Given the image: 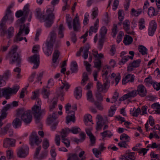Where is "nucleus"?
Here are the masks:
<instances>
[{"mask_svg": "<svg viewBox=\"0 0 160 160\" xmlns=\"http://www.w3.org/2000/svg\"><path fill=\"white\" fill-rule=\"evenodd\" d=\"M46 111L45 109H43L42 110H40L39 112L38 115L37 116L36 120H35L36 122L38 123L39 122L40 120V118L41 115H44L45 114Z\"/></svg>", "mask_w": 160, "mask_h": 160, "instance_id": "obj_48", "label": "nucleus"}, {"mask_svg": "<svg viewBox=\"0 0 160 160\" xmlns=\"http://www.w3.org/2000/svg\"><path fill=\"white\" fill-rule=\"evenodd\" d=\"M99 58H96L94 61V65L95 68L100 70L101 67L102 62L101 60Z\"/></svg>", "mask_w": 160, "mask_h": 160, "instance_id": "obj_43", "label": "nucleus"}, {"mask_svg": "<svg viewBox=\"0 0 160 160\" xmlns=\"http://www.w3.org/2000/svg\"><path fill=\"white\" fill-rule=\"evenodd\" d=\"M84 120L85 125H88V122H92V116L90 114L85 115L84 117Z\"/></svg>", "mask_w": 160, "mask_h": 160, "instance_id": "obj_44", "label": "nucleus"}, {"mask_svg": "<svg viewBox=\"0 0 160 160\" xmlns=\"http://www.w3.org/2000/svg\"><path fill=\"white\" fill-rule=\"evenodd\" d=\"M96 98L97 101L102 102L103 100V97L101 94L99 93L98 92L95 94Z\"/></svg>", "mask_w": 160, "mask_h": 160, "instance_id": "obj_64", "label": "nucleus"}, {"mask_svg": "<svg viewBox=\"0 0 160 160\" xmlns=\"http://www.w3.org/2000/svg\"><path fill=\"white\" fill-rule=\"evenodd\" d=\"M89 17V14L88 13H86L84 15V19L83 22L84 25H86L88 23Z\"/></svg>", "mask_w": 160, "mask_h": 160, "instance_id": "obj_60", "label": "nucleus"}, {"mask_svg": "<svg viewBox=\"0 0 160 160\" xmlns=\"http://www.w3.org/2000/svg\"><path fill=\"white\" fill-rule=\"evenodd\" d=\"M2 113L0 116V127L3 125L2 121L5 119L7 117V114L6 112L2 111Z\"/></svg>", "mask_w": 160, "mask_h": 160, "instance_id": "obj_53", "label": "nucleus"}, {"mask_svg": "<svg viewBox=\"0 0 160 160\" xmlns=\"http://www.w3.org/2000/svg\"><path fill=\"white\" fill-rule=\"evenodd\" d=\"M132 38L129 35H125L124 37L123 42L126 45L130 44L132 42Z\"/></svg>", "mask_w": 160, "mask_h": 160, "instance_id": "obj_28", "label": "nucleus"}, {"mask_svg": "<svg viewBox=\"0 0 160 160\" xmlns=\"http://www.w3.org/2000/svg\"><path fill=\"white\" fill-rule=\"evenodd\" d=\"M118 19L120 21H122L124 19V13L123 10H120L118 12Z\"/></svg>", "mask_w": 160, "mask_h": 160, "instance_id": "obj_56", "label": "nucleus"}, {"mask_svg": "<svg viewBox=\"0 0 160 160\" xmlns=\"http://www.w3.org/2000/svg\"><path fill=\"white\" fill-rule=\"evenodd\" d=\"M28 61L31 63H33L34 65L33 69H36L38 67L40 63V57L39 54H35L29 57Z\"/></svg>", "mask_w": 160, "mask_h": 160, "instance_id": "obj_11", "label": "nucleus"}, {"mask_svg": "<svg viewBox=\"0 0 160 160\" xmlns=\"http://www.w3.org/2000/svg\"><path fill=\"white\" fill-rule=\"evenodd\" d=\"M84 48V51L83 52V54L82 55V57L83 58L86 59H87L88 57V50L90 48V46L89 44H87L84 47H83Z\"/></svg>", "mask_w": 160, "mask_h": 160, "instance_id": "obj_32", "label": "nucleus"}, {"mask_svg": "<svg viewBox=\"0 0 160 160\" xmlns=\"http://www.w3.org/2000/svg\"><path fill=\"white\" fill-rule=\"evenodd\" d=\"M66 22L69 29H71L73 28L74 31H78L81 28L80 22L78 17L77 15L72 21V20L69 14L66 15Z\"/></svg>", "mask_w": 160, "mask_h": 160, "instance_id": "obj_4", "label": "nucleus"}, {"mask_svg": "<svg viewBox=\"0 0 160 160\" xmlns=\"http://www.w3.org/2000/svg\"><path fill=\"white\" fill-rule=\"evenodd\" d=\"M41 107H37L36 105H34L32 108V113L34 115L36 120L37 116L38 115L39 112L40 110H41Z\"/></svg>", "mask_w": 160, "mask_h": 160, "instance_id": "obj_24", "label": "nucleus"}, {"mask_svg": "<svg viewBox=\"0 0 160 160\" xmlns=\"http://www.w3.org/2000/svg\"><path fill=\"white\" fill-rule=\"evenodd\" d=\"M11 76V73L9 70L6 71L3 75V78L5 79H7Z\"/></svg>", "mask_w": 160, "mask_h": 160, "instance_id": "obj_62", "label": "nucleus"}, {"mask_svg": "<svg viewBox=\"0 0 160 160\" xmlns=\"http://www.w3.org/2000/svg\"><path fill=\"white\" fill-rule=\"evenodd\" d=\"M107 32V29L104 26L102 27L100 29V37L102 38H104Z\"/></svg>", "mask_w": 160, "mask_h": 160, "instance_id": "obj_45", "label": "nucleus"}, {"mask_svg": "<svg viewBox=\"0 0 160 160\" xmlns=\"http://www.w3.org/2000/svg\"><path fill=\"white\" fill-rule=\"evenodd\" d=\"M67 131L76 134L80 132V129L78 127H72L71 129L68 128L67 130Z\"/></svg>", "mask_w": 160, "mask_h": 160, "instance_id": "obj_46", "label": "nucleus"}, {"mask_svg": "<svg viewBox=\"0 0 160 160\" xmlns=\"http://www.w3.org/2000/svg\"><path fill=\"white\" fill-rule=\"evenodd\" d=\"M29 140H39L38 138L36 133L35 132H32L29 137Z\"/></svg>", "mask_w": 160, "mask_h": 160, "instance_id": "obj_50", "label": "nucleus"}, {"mask_svg": "<svg viewBox=\"0 0 160 160\" xmlns=\"http://www.w3.org/2000/svg\"><path fill=\"white\" fill-rule=\"evenodd\" d=\"M112 70L110 67L108 65L104 66L102 71V75L103 78V80L109 81L108 78V75L111 72Z\"/></svg>", "mask_w": 160, "mask_h": 160, "instance_id": "obj_16", "label": "nucleus"}, {"mask_svg": "<svg viewBox=\"0 0 160 160\" xmlns=\"http://www.w3.org/2000/svg\"><path fill=\"white\" fill-rule=\"evenodd\" d=\"M92 13L91 14V18L92 19H94L96 18L98 14V9L97 7L93 8L92 10Z\"/></svg>", "mask_w": 160, "mask_h": 160, "instance_id": "obj_41", "label": "nucleus"}, {"mask_svg": "<svg viewBox=\"0 0 160 160\" xmlns=\"http://www.w3.org/2000/svg\"><path fill=\"white\" fill-rule=\"evenodd\" d=\"M124 35V33L122 31H120L119 32L117 36V41L118 43H119L122 40V37Z\"/></svg>", "mask_w": 160, "mask_h": 160, "instance_id": "obj_63", "label": "nucleus"}, {"mask_svg": "<svg viewBox=\"0 0 160 160\" xmlns=\"http://www.w3.org/2000/svg\"><path fill=\"white\" fill-rule=\"evenodd\" d=\"M88 77L86 72H84L83 74V78L81 82L82 85H84L86 83V82L88 80Z\"/></svg>", "mask_w": 160, "mask_h": 160, "instance_id": "obj_51", "label": "nucleus"}, {"mask_svg": "<svg viewBox=\"0 0 160 160\" xmlns=\"http://www.w3.org/2000/svg\"><path fill=\"white\" fill-rule=\"evenodd\" d=\"M58 99L56 98H53L51 101L49 106V110L50 111H53L56 106L57 105Z\"/></svg>", "mask_w": 160, "mask_h": 160, "instance_id": "obj_29", "label": "nucleus"}, {"mask_svg": "<svg viewBox=\"0 0 160 160\" xmlns=\"http://www.w3.org/2000/svg\"><path fill=\"white\" fill-rule=\"evenodd\" d=\"M20 88L19 86L16 85L12 88H8L4 90L3 92V95L6 99H8L11 96L12 94H16Z\"/></svg>", "mask_w": 160, "mask_h": 160, "instance_id": "obj_7", "label": "nucleus"}, {"mask_svg": "<svg viewBox=\"0 0 160 160\" xmlns=\"http://www.w3.org/2000/svg\"><path fill=\"white\" fill-rule=\"evenodd\" d=\"M158 12L155 11L154 8L152 7H150L148 9V14L150 17L157 16L158 14Z\"/></svg>", "mask_w": 160, "mask_h": 160, "instance_id": "obj_25", "label": "nucleus"}, {"mask_svg": "<svg viewBox=\"0 0 160 160\" xmlns=\"http://www.w3.org/2000/svg\"><path fill=\"white\" fill-rule=\"evenodd\" d=\"M145 21L143 18H141L138 21L139 29L140 30L144 29L145 28Z\"/></svg>", "mask_w": 160, "mask_h": 160, "instance_id": "obj_38", "label": "nucleus"}, {"mask_svg": "<svg viewBox=\"0 0 160 160\" xmlns=\"http://www.w3.org/2000/svg\"><path fill=\"white\" fill-rule=\"evenodd\" d=\"M66 112L68 114V116L66 118V123L68 124L70 121L74 122L75 121V112L73 111H69L71 108V106L69 104H68L65 107Z\"/></svg>", "mask_w": 160, "mask_h": 160, "instance_id": "obj_8", "label": "nucleus"}, {"mask_svg": "<svg viewBox=\"0 0 160 160\" xmlns=\"http://www.w3.org/2000/svg\"><path fill=\"white\" fill-rule=\"evenodd\" d=\"M87 99L88 101L91 102H94V99L93 97L92 92L90 90L88 91L86 94Z\"/></svg>", "mask_w": 160, "mask_h": 160, "instance_id": "obj_36", "label": "nucleus"}, {"mask_svg": "<svg viewBox=\"0 0 160 160\" xmlns=\"http://www.w3.org/2000/svg\"><path fill=\"white\" fill-rule=\"evenodd\" d=\"M149 137L150 139H152V138H154L155 139H159L160 138L159 136L156 132H154L150 133Z\"/></svg>", "mask_w": 160, "mask_h": 160, "instance_id": "obj_58", "label": "nucleus"}, {"mask_svg": "<svg viewBox=\"0 0 160 160\" xmlns=\"http://www.w3.org/2000/svg\"><path fill=\"white\" fill-rule=\"evenodd\" d=\"M104 83L102 85L100 82H98L97 83V87L98 90L100 92H106L107 91L109 87V81L103 80Z\"/></svg>", "mask_w": 160, "mask_h": 160, "instance_id": "obj_10", "label": "nucleus"}, {"mask_svg": "<svg viewBox=\"0 0 160 160\" xmlns=\"http://www.w3.org/2000/svg\"><path fill=\"white\" fill-rule=\"evenodd\" d=\"M19 118L20 117H18L17 115V117L13 121L12 125L15 128H17L21 126V121Z\"/></svg>", "mask_w": 160, "mask_h": 160, "instance_id": "obj_31", "label": "nucleus"}, {"mask_svg": "<svg viewBox=\"0 0 160 160\" xmlns=\"http://www.w3.org/2000/svg\"><path fill=\"white\" fill-rule=\"evenodd\" d=\"M70 69L72 73H76L78 71V66L76 61L71 62Z\"/></svg>", "mask_w": 160, "mask_h": 160, "instance_id": "obj_37", "label": "nucleus"}, {"mask_svg": "<svg viewBox=\"0 0 160 160\" xmlns=\"http://www.w3.org/2000/svg\"><path fill=\"white\" fill-rule=\"evenodd\" d=\"M99 24V19L97 18L95 21L94 26H91L89 30V35H91L92 32L96 33L97 31Z\"/></svg>", "mask_w": 160, "mask_h": 160, "instance_id": "obj_22", "label": "nucleus"}, {"mask_svg": "<svg viewBox=\"0 0 160 160\" xmlns=\"http://www.w3.org/2000/svg\"><path fill=\"white\" fill-rule=\"evenodd\" d=\"M14 32V29L13 27H10L7 30L8 38H9L12 37Z\"/></svg>", "mask_w": 160, "mask_h": 160, "instance_id": "obj_49", "label": "nucleus"}, {"mask_svg": "<svg viewBox=\"0 0 160 160\" xmlns=\"http://www.w3.org/2000/svg\"><path fill=\"white\" fill-rule=\"evenodd\" d=\"M41 94L44 98H48L50 95V91L46 87H43L42 89Z\"/></svg>", "mask_w": 160, "mask_h": 160, "instance_id": "obj_30", "label": "nucleus"}, {"mask_svg": "<svg viewBox=\"0 0 160 160\" xmlns=\"http://www.w3.org/2000/svg\"><path fill=\"white\" fill-rule=\"evenodd\" d=\"M85 131L89 137L90 140H95V138L91 132L90 129L86 128L85 129Z\"/></svg>", "mask_w": 160, "mask_h": 160, "instance_id": "obj_47", "label": "nucleus"}, {"mask_svg": "<svg viewBox=\"0 0 160 160\" xmlns=\"http://www.w3.org/2000/svg\"><path fill=\"white\" fill-rule=\"evenodd\" d=\"M152 108L155 109V112L157 114H160V105L158 103H155L151 105Z\"/></svg>", "mask_w": 160, "mask_h": 160, "instance_id": "obj_39", "label": "nucleus"}, {"mask_svg": "<svg viewBox=\"0 0 160 160\" xmlns=\"http://www.w3.org/2000/svg\"><path fill=\"white\" fill-rule=\"evenodd\" d=\"M68 156L69 157L68 159L69 160H79L77 154L76 153H70Z\"/></svg>", "mask_w": 160, "mask_h": 160, "instance_id": "obj_55", "label": "nucleus"}, {"mask_svg": "<svg viewBox=\"0 0 160 160\" xmlns=\"http://www.w3.org/2000/svg\"><path fill=\"white\" fill-rule=\"evenodd\" d=\"M141 11L140 10H136L134 8L132 9L131 11V15L132 16L138 17L141 14Z\"/></svg>", "mask_w": 160, "mask_h": 160, "instance_id": "obj_40", "label": "nucleus"}, {"mask_svg": "<svg viewBox=\"0 0 160 160\" xmlns=\"http://www.w3.org/2000/svg\"><path fill=\"white\" fill-rule=\"evenodd\" d=\"M57 112H54L52 114H49L47 119V123L48 124H52L53 123L58 122L56 121L58 118Z\"/></svg>", "mask_w": 160, "mask_h": 160, "instance_id": "obj_20", "label": "nucleus"}, {"mask_svg": "<svg viewBox=\"0 0 160 160\" xmlns=\"http://www.w3.org/2000/svg\"><path fill=\"white\" fill-rule=\"evenodd\" d=\"M11 124L10 123H8L6 126L2 129V132L3 134L7 133L8 131L9 132H11L12 134L13 133V130L11 128Z\"/></svg>", "mask_w": 160, "mask_h": 160, "instance_id": "obj_27", "label": "nucleus"}, {"mask_svg": "<svg viewBox=\"0 0 160 160\" xmlns=\"http://www.w3.org/2000/svg\"><path fill=\"white\" fill-rule=\"evenodd\" d=\"M35 15L37 18L41 22H45V26L47 28L50 27L53 22L55 18L54 14L52 13L47 15H42L41 9L37 8L35 10Z\"/></svg>", "mask_w": 160, "mask_h": 160, "instance_id": "obj_3", "label": "nucleus"}, {"mask_svg": "<svg viewBox=\"0 0 160 160\" xmlns=\"http://www.w3.org/2000/svg\"><path fill=\"white\" fill-rule=\"evenodd\" d=\"M135 76L134 75L128 74L122 79V83L123 85H125L127 83L133 82Z\"/></svg>", "mask_w": 160, "mask_h": 160, "instance_id": "obj_18", "label": "nucleus"}, {"mask_svg": "<svg viewBox=\"0 0 160 160\" xmlns=\"http://www.w3.org/2000/svg\"><path fill=\"white\" fill-rule=\"evenodd\" d=\"M123 27L125 30L128 33H131L129 31L130 28V22L128 20H125L123 22Z\"/></svg>", "mask_w": 160, "mask_h": 160, "instance_id": "obj_33", "label": "nucleus"}, {"mask_svg": "<svg viewBox=\"0 0 160 160\" xmlns=\"http://www.w3.org/2000/svg\"><path fill=\"white\" fill-rule=\"evenodd\" d=\"M65 27L62 24H60L58 29V38H63L64 37V31Z\"/></svg>", "mask_w": 160, "mask_h": 160, "instance_id": "obj_23", "label": "nucleus"}, {"mask_svg": "<svg viewBox=\"0 0 160 160\" xmlns=\"http://www.w3.org/2000/svg\"><path fill=\"white\" fill-rule=\"evenodd\" d=\"M17 49V46H13L12 49L9 53L8 57L10 59V64H13L16 63L18 66L20 64L21 59L19 54L16 52Z\"/></svg>", "mask_w": 160, "mask_h": 160, "instance_id": "obj_5", "label": "nucleus"}, {"mask_svg": "<svg viewBox=\"0 0 160 160\" xmlns=\"http://www.w3.org/2000/svg\"><path fill=\"white\" fill-rule=\"evenodd\" d=\"M70 86V85L68 82L64 81L63 82H62V85L57 90V94L59 96H63L64 94V92L63 90V88H65L66 90L67 91L69 88Z\"/></svg>", "mask_w": 160, "mask_h": 160, "instance_id": "obj_13", "label": "nucleus"}, {"mask_svg": "<svg viewBox=\"0 0 160 160\" xmlns=\"http://www.w3.org/2000/svg\"><path fill=\"white\" fill-rule=\"evenodd\" d=\"M82 90L80 87H76L74 92V95L77 99H80L82 96Z\"/></svg>", "mask_w": 160, "mask_h": 160, "instance_id": "obj_26", "label": "nucleus"}, {"mask_svg": "<svg viewBox=\"0 0 160 160\" xmlns=\"http://www.w3.org/2000/svg\"><path fill=\"white\" fill-rule=\"evenodd\" d=\"M138 51L142 55H147L148 54V50L146 48L142 45L138 46Z\"/></svg>", "mask_w": 160, "mask_h": 160, "instance_id": "obj_34", "label": "nucleus"}, {"mask_svg": "<svg viewBox=\"0 0 160 160\" xmlns=\"http://www.w3.org/2000/svg\"><path fill=\"white\" fill-rule=\"evenodd\" d=\"M137 93L141 97H144L147 95V91L144 86L142 84L138 85L137 87Z\"/></svg>", "mask_w": 160, "mask_h": 160, "instance_id": "obj_15", "label": "nucleus"}, {"mask_svg": "<svg viewBox=\"0 0 160 160\" xmlns=\"http://www.w3.org/2000/svg\"><path fill=\"white\" fill-rule=\"evenodd\" d=\"M56 38L57 34L55 31L54 30L51 31L45 43V47L42 48L45 54L47 56L51 55L52 53L53 44L56 41Z\"/></svg>", "mask_w": 160, "mask_h": 160, "instance_id": "obj_1", "label": "nucleus"}, {"mask_svg": "<svg viewBox=\"0 0 160 160\" xmlns=\"http://www.w3.org/2000/svg\"><path fill=\"white\" fill-rule=\"evenodd\" d=\"M25 21L24 17H22L18 19L17 21V23L20 25V27L19 31L16 36L15 37L14 41V42H17L18 41H21L24 39L25 42H27V40L25 37L23 38L22 36L23 35V33L24 32L25 35H27L29 32V29L28 27L26 26L24 23Z\"/></svg>", "mask_w": 160, "mask_h": 160, "instance_id": "obj_2", "label": "nucleus"}, {"mask_svg": "<svg viewBox=\"0 0 160 160\" xmlns=\"http://www.w3.org/2000/svg\"><path fill=\"white\" fill-rule=\"evenodd\" d=\"M137 95V90H133L129 92L126 94H124L119 98L120 101H122L126 100L129 98H133L136 96Z\"/></svg>", "mask_w": 160, "mask_h": 160, "instance_id": "obj_14", "label": "nucleus"}, {"mask_svg": "<svg viewBox=\"0 0 160 160\" xmlns=\"http://www.w3.org/2000/svg\"><path fill=\"white\" fill-rule=\"evenodd\" d=\"M101 135L103 138H110L113 135V133L110 131H106L101 133Z\"/></svg>", "mask_w": 160, "mask_h": 160, "instance_id": "obj_42", "label": "nucleus"}, {"mask_svg": "<svg viewBox=\"0 0 160 160\" xmlns=\"http://www.w3.org/2000/svg\"><path fill=\"white\" fill-rule=\"evenodd\" d=\"M93 55L96 58H104L103 54L101 53L98 54L97 51H92Z\"/></svg>", "mask_w": 160, "mask_h": 160, "instance_id": "obj_57", "label": "nucleus"}, {"mask_svg": "<svg viewBox=\"0 0 160 160\" xmlns=\"http://www.w3.org/2000/svg\"><path fill=\"white\" fill-rule=\"evenodd\" d=\"M15 141H4L3 142L4 147L5 148L14 147Z\"/></svg>", "mask_w": 160, "mask_h": 160, "instance_id": "obj_35", "label": "nucleus"}, {"mask_svg": "<svg viewBox=\"0 0 160 160\" xmlns=\"http://www.w3.org/2000/svg\"><path fill=\"white\" fill-rule=\"evenodd\" d=\"M40 46L39 45L34 46L32 49V52L34 54H39L38 52L40 50Z\"/></svg>", "mask_w": 160, "mask_h": 160, "instance_id": "obj_61", "label": "nucleus"}, {"mask_svg": "<svg viewBox=\"0 0 160 160\" xmlns=\"http://www.w3.org/2000/svg\"><path fill=\"white\" fill-rule=\"evenodd\" d=\"M29 148L26 144H23L18 150V156L21 158H25L28 153Z\"/></svg>", "mask_w": 160, "mask_h": 160, "instance_id": "obj_9", "label": "nucleus"}, {"mask_svg": "<svg viewBox=\"0 0 160 160\" xmlns=\"http://www.w3.org/2000/svg\"><path fill=\"white\" fill-rule=\"evenodd\" d=\"M17 115L26 124L29 123L32 121V116L30 110L25 111L23 109H21L17 112Z\"/></svg>", "mask_w": 160, "mask_h": 160, "instance_id": "obj_6", "label": "nucleus"}, {"mask_svg": "<svg viewBox=\"0 0 160 160\" xmlns=\"http://www.w3.org/2000/svg\"><path fill=\"white\" fill-rule=\"evenodd\" d=\"M112 80L111 82L112 84L115 83V85L118 84L119 81L121 79V76L120 73H118L116 74L114 73H112L110 77Z\"/></svg>", "mask_w": 160, "mask_h": 160, "instance_id": "obj_19", "label": "nucleus"}, {"mask_svg": "<svg viewBox=\"0 0 160 160\" xmlns=\"http://www.w3.org/2000/svg\"><path fill=\"white\" fill-rule=\"evenodd\" d=\"M29 5L28 4H26L24 7L23 9V11L24 13V16L25 17H23L25 18V17L27 16L29 13Z\"/></svg>", "mask_w": 160, "mask_h": 160, "instance_id": "obj_52", "label": "nucleus"}, {"mask_svg": "<svg viewBox=\"0 0 160 160\" xmlns=\"http://www.w3.org/2000/svg\"><path fill=\"white\" fill-rule=\"evenodd\" d=\"M157 28V24L155 20H152L149 23L148 34L150 36L153 35Z\"/></svg>", "mask_w": 160, "mask_h": 160, "instance_id": "obj_12", "label": "nucleus"}, {"mask_svg": "<svg viewBox=\"0 0 160 160\" xmlns=\"http://www.w3.org/2000/svg\"><path fill=\"white\" fill-rule=\"evenodd\" d=\"M94 104L97 108L100 110L102 111L103 109V107L101 102L98 101H95Z\"/></svg>", "mask_w": 160, "mask_h": 160, "instance_id": "obj_59", "label": "nucleus"}, {"mask_svg": "<svg viewBox=\"0 0 160 160\" xmlns=\"http://www.w3.org/2000/svg\"><path fill=\"white\" fill-rule=\"evenodd\" d=\"M60 54V51L58 49H55L52 55V65L54 67L58 66L59 62L58 61Z\"/></svg>", "mask_w": 160, "mask_h": 160, "instance_id": "obj_17", "label": "nucleus"}, {"mask_svg": "<svg viewBox=\"0 0 160 160\" xmlns=\"http://www.w3.org/2000/svg\"><path fill=\"white\" fill-rule=\"evenodd\" d=\"M63 2L64 3V5L62 7V11L63 12L66 10L68 11L70 8V4L67 2Z\"/></svg>", "mask_w": 160, "mask_h": 160, "instance_id": "obj_54", "label": "nucleus"}, {"mask_svg": "<svg viewBox=\"0 0 160 160\" xmlns=\"http://www.w3.org/2000/svg\"><path fill=\"white\" fill-rule=\"evenodd\" d=\"M141 60L138 59L134 61L132 63H130L128 67L127 70L128 72L132 71L134 68H136L139 66Z\"/></svg>", "mask_w": 160, "mask_h": 160, "instance_id": "obj_21", "label": "nucleus"}]
</instances>
